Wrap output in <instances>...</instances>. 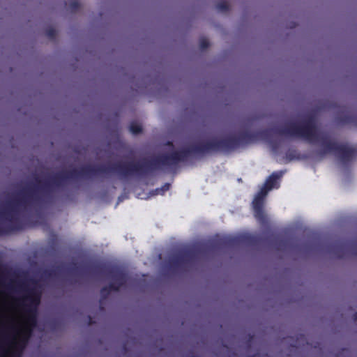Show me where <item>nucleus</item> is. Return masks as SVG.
Wrapping results in <instances>:
<instances>
[{"mask_svg": "<svg viewBox=\"0 0 357 357\" xmlns=\"http://www.w3.org/2000/svg\"><path fill=\"white\" fill-rule=\"evenodd\" d=\"M28 337H29V336H27L26 337H20L18 339V340H16L15 337H13L14 340L12 342V344L15 347L20 346L22 348H24L26 346V343H27Z\"/></svg>", "mask_w": 357, "mask_h": 357, "instance_id": "4468645a", "label": "nucleus"}, {"mask_svg": "<svg viewBox=\"0 0 357 357\" xmlns=\"http://www.w3.org/2000/svg\"><path fill=\"white\" fill-rule=\"evenodd\" d=\"M271 145L274 149H276L278 148V144L275 142H271Z\"/></svg>", "mask_w": 357, "mask_h": 357, "instance_id": "4be33fe9", "label": "nucleus"}, {"mask_svg": "<svg viewBox=\"0 0 357 357\" xmlns=\"http://www.w3.org/2000/svg\"><path fill=\"white\" fill-rule=\"evenodd\" d=\"M107 287L109 288V290L111 291H119L120 288L122 287L121 286H120L118 284H116V282L113 281L110 282L109 284Z\"/></svg>", "mask_w": 357, "mask_h": 357, "instance_id": "aec40b11", "label": "nucleus"}, {"mask_svg": "<svg viewBox=\"0 0 357 357\" xmlns=\"http://www.w3.org/2000/svg\"><path fill=\"white\" fill-rule=\"evenodd\" d=\"M267 192L260 189L252 201V206L255 218L261 225H266L268 223L267 215L264 211V204Z\"/></svg>", "mask_w": 357, "mask_h": 357, "instance_id": "423d86ee", "label": "nucleus"}, {"mask_svg": "<svg viewBox=\"0 0 357 357\" xmlns=\"http://www.w3.org/2000/svg\"><path fill=\"white\" fill-rule=\"evenodd\" d=\"M336 121L340 125L356 124L357 115L351 114L347 111L346 113L341 114L336 117Z\"/></svg>", "mask_w": 357, "mask_h": 357, "instance_id": "1a4fd4ad", "label": "nucleus"}, {"mask_svg": "<svg viewBox=\"0 0 357 357\" xmlns=\"http://www.w3.org/2000/svg\"><path fill=\"white\" fill-rule=\"evenodd\" d=\"M130 131L134 135H138L142 132V127L136 122H132L130 125Z\"/></svg>", "mask_w": 357, "mask_h": 357, "instance_id": "f8f14e48", "label": "nucleus"}, {"mask_svg": "<svg viewBox=\"0 0 357 357\" xmlns=\"http://www.w3.org/2000/svg\"><path fill=\"white\" fill-rule=\"evenodd\" d=\"M227 242L225 241H222V240H220V241H213L212 243H211V248H218V247H220L225 244H226Z\"/></svg>", "mask_w": 357, "mask_h": 357, "instance_id": "412c9836", "label": "nucleus"}, {"mask_svg": "<svg viewBox=\"0 0 357 357\" xmlns=\"http://www.w3.org/2000/svg\"><path fill=\"white\" fill-rule=\"evenodd\" d=\"M349 246L348 242L335 241L329 246V252L333 253L337 258L342 259L346 255V252Z\"/></svg>", "mask_w": 357, "mask_h": 357, "instance_id": "6e6552de", "label": "nucleus"}, {"mask_svg": "<svg viewBox=\"0 0 357 357\" xmlns=\"http://www.w3.org/2000/svg\"><path fill=\"white\" fill-rule=\"evenodd\" d=\"M46 36L51 40H54L56 36V31L53 27H49L45 30Z\"/></svg>", "mask_w": 357, "mask_h": 357, "instance_id": "2eb2a0df", "label": "nucleus"}, {"mask_svg": "<svg viewBox=\"0 0 357 357\" xmlns=\"http://www.w3.org/2000/svg\"><path fill=\"white\" fill-rule=\"evenodd\" d=\"M89 324H90V325H91V324H93L92 318H91L90 316H89Z\"/></svg>", "mask_w": 357, "mask_h": 357, "instance_id": "b1692460", "label": "nucleus"}, {"mask_svg": "<svg viewBox=\"0 0 357 357\" xmlns=\"http://www.w3.org/2000/svg\"><path fill=\"white\" fill-rule=\"evenodd\" d=\"M23 332H24V331H19V334L22 335L23 333Z\"/></svg>", "mask_w": 357, "mask_h": 357, "instance_id": "393cba45", "label": "nucleus"}, {"mask_svg": "<svg viewBox=\"0 0 357 357\" xmlns=\"http://www.w3.org/2000/svg\"><path fill=\"white\" fill-rule=\"evenodd\" d=\"M201 252H204V250L197 249L182 250L169 259V266L173 271H186L188 265L191 264Z\"/></svg>", "mask_w": 357, "mask_h": 357, "instance_id": "20e7f679", "label": "nucleus"}, {"mask_svg": "<svg viewBox=\"0 0 357 357\" xmlns=\"http://www.w3.org/2000/svg\"><path fill=\"white\" fill-rule=\"evenodd\" d=\"M55 271L52 269H45L42 273V278H50L54 275Z\"/></svg>", "mask_w": 357, "mask_h": 357, "instance_id": "f3484780", "label": "nucleus"}, {"mask_svg": "<svg viewBox=\"0 0 357 357\" xmlns=\"http://www.w3.org/2000/svg\"><path fill=\"white\" fill-rule=\"evenodd\" d=\"M169 188H170V183H165L161 188L155 189L153 191V195H162L165 193V192L168 191L169 190Z\"/></svg>", "mask_w": 357, "mask_h": 357, "instance_id": "9b49d317", "label": "nucleus"}, {"mask_svg": "<svg viewBox=\"0 0 357 357\" xmlns=\"http://www.w3.org/2000/svg\"><path fill=\"white\" fill-rule=\"evenodd\" d=\"M209 42L206 38H202L199 41V47L202 50H204L209 47Z\"/></svg>", "mask_w": 357, "mask_h": 357, "instance_id": "a211bd4d", "label": "nucleus"}, {"mask_svg": "<svg viewBox=\"0 0 357 357\" xmlns=\"http://www.w3.org/2000/svg\"><path fill=\"white\" fill-rule=\"evenodd\" d=\"M271 131L280 136L302 138L312 144L320 141L322 149L319 151V154L324 155L333 153L344 165L351 161L356 154L353 148L333 142L326 135H319L317 132L316 119L313 115L307 116L300 124L291 122L282 128L262 130L260 134L262 137L268 138Z\"/></svg>", "mask_w": 357, "mask_h": 357, "instance_id": "f03ea898", "label": "nucleus"}, {"mask_svg": "<svg viewBox=\"0 0 357 357\" xmlns=\"http://www.w3.org/2000/svg\"><path fill=\"white\" fill-rule=\"evenodd\" d=\"M110 293H111V291L109 290V288L107 287V286L103 287L100 289V294H101V296L102 298H107V296L109 295Z\"/></svg>", "mask_w": 357, "mask_h": 357, "instance_id": "6ab92c4d", "label": "nucleus"}, {"mask_svg": "<svg viewBox=\"0 0 357 357\" xmlns=\"http://www.w3.org/2000/svg\"><path fill=\"white\" fill-rule=\"evenodd\" d=\"M216 8L222 13L229 10V5L226 1H220L216 5Z\"/></svg>", "mask_w": 357, "mask_h": 357, "instance_id": "ddd939ff", "label": "nucleus"}, {"mask_svg": "<svg viewBox=\"0 0 357 357\" xmlns=\"http://www.w3.org/2000/svg\"><path fill=\"white\" fill-rule=\"evenodd\" d=\"M1 332L3 334V340L6 342H8L10 339V337L8 335V332H17V328L14 325H6L3 323L1 324Z\"/></svg>", "mask_w": 357, "mask_h": 357, "instance_id": "9d476101", "label": "nucleus"}, {"mask_svg": "<svg viewBox=\"0 0 357 357\" xmlns=\"http://www.w3.org/2000/svg\"><path fill=\"white\" fill-rule=\"evenodd\" d=\"M68 6L71 12L75 13L80 8V3L77 0H73L69 3Z\"/></svg>", "mask_w": 357, "mask_h": 357, "instance_id": "dca6fc26", "label": "nucleus"}, {"mask_svg": "<svg viewBox=\"0 0 357 357\" xmlns=\"http://www.w3.org/2000/svg\"><path fill=\"white\" fill-rule=\"evenodd\" d=\"M20 287L25 292L21 300L26 313V321L31 326H35L37 323V309L42 297V285L39 280L29 278L27 282H22Z\"/></svg>", "mask_w": 357, "mask_h": 357, "instance_id": "7ed1b4c3", "label": "nucleus"}, {"mask_svg": "<svg viewBox=\"0 0 357 357\" xmlns=\"http://www.w3.org/2000/svg\"><path fill=\"white\" fill-rule=\"evenodd\" d=\"M283 174L282 171L273 172L266 178L261 189L268 193L273 188H278L280 186L279 181L283 176Z\"/></svg>", "mask_w": 357, "mask_h": 357, "instance_id": "0eeeda50", "label": "nucleus"}, {"mask_svg": "<svg viewBox=\"0 0 357 357\" xmlns=\"http://www.w3.org/2000/svg\"><path fill=\"white\" fill-rule=\"evenodd\" d=\"M191 357H195V356H192Z\"/></svg>", "mask_w": 357, "mask_h": 357, "instance_id": "cd10ccee", "label": "nucleus"}, {"mask_svg": "<svg viewBox=\"0 0 357 357\" xmlns=\"http://www.w3.org/2000/svg\"><path fill=\"white\" fill-rule=\"evenodd\" d=\"M91 271L96 275H102L107 273L113 282L123 287L128 280L127 274L121 269L117 267H113L106 270V267L102 264H98L91 268Z\"/></svg>", "mask_w": 357, "mask_h": 357, "instance_id": "39448f33", "label": "nucleus"}, {"mask_svg": "<svg viewBox=\"0 0 357 357\" xmlns=\"http://www.w3.org/2000/svg\"><path fill=\"white\" fill-rule=\"evenodd\" d=\"M167 144H168V145H172V142H169L167 143Z\"/></svg>", "mask_w": 357, "mask_h": 357, "instance_id": "a878e982", "label": "nucleus"}, {"mask_svg": "<svg viewBox=\"0 0 357 357\" xmlns=\"http://www.w3.org/2000/svg\"><path fill=\"white\" fill-rule=\"evenodd\" d=\"M111 174H116L121 179H125V162H118L110 166L86 165L79 169L59 172L50 181H42L36 177V183L23 188L0 209V220L8 222L6 227L0 226V236L22 230L23 224L18 217L20 212L27 211L34 206L51 201L56 190L63 187L68 180Z\"/></svg>", "mask_w": 357, "mask_h": 357, "instance_id": "f257e3e1", "label": "nucleus"}, {"mask_svg": "<svg viewBox=\"0 0 357 357\" xmlns=\"http://www.w3.org/2000/svg\"><path fill=\"white\" fill-rule=\"evenodd\" d=\"M251 357H255V355H253V356H251Z\"/></svg>", "mask_w": 357, "mask_h": 357, "instance_id": "bb28decb", "label": "nucleus"}, {"mask_svg": "<svg viewBox=\"0 0 357 357\" xmlns=\"http://www.w3.org/2000/svg\"><path fill=\"white\" fill-rule=\"evenodd\" d=\"M353 319L356 321H357V312H355L354 314H353Z\"/></svg>", "mask_w": 357, "mask_h": 357, "instance_id": "5701e85b", "label": "nucleus"}]
</instances>
